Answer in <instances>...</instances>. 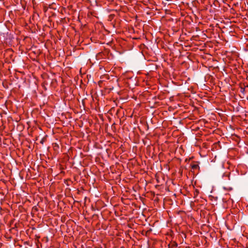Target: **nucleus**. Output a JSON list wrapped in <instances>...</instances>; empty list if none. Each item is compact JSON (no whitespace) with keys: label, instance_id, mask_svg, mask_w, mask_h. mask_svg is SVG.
Here are the masks:
<instances>
[{"label":"nucleus","instance_id":"1","mask_svg":"<svg viewBox=\"0 0 248 248\" xmlns=\"http://www.w3.org/2000/svg\"><path fill=\"white\" fill-rule=\"evenodd\" d=\"M197 167H198L197 165H194L192 166V168L193 169H196Z\"/></svg>","mask_w":248,"mask_h":248},{"label":"nucleus","instance_id":"2","mask_svg":"<svg viewBox=\"0 0 248 248\" xmlns=\"http://www.w3.org/2000/svg\"><path fill=\"white\" fill-rule=\"evenodd\" d=\"M244 91H245V89L244 88H241V92L244 93Z\"/></svg>","mask_w":248,"mask_h":248}]
</instances>
